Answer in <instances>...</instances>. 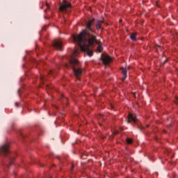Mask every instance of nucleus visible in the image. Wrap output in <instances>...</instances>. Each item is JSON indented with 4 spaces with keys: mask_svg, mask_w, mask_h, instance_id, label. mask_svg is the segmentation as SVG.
Here are the masks:
<instances>
[{
    "mask_svg": "<svg viewBox=\"0 0 178 178\" xmlns=\"http://www.w3.org/2000/svg\"><path fill=\"white\" fill-rule=\"evenodd\" d=\"M94 22H95V19H90L86 23V29L83 30V31L88 32H94V30H92V26H94Z\"/></svg>",
    "mask_w": 178,
    "mask_h": 178,
    "instance_id": "6e6552de",
    "label": "nucleus"
},
{
    "mask_svg": "<svg viewBox=\"0 0 178 178\" xmlns=\"http://www.w3.org/2000/svg\"><path fill=\"white\" fill-rule=\"evenodd\" d=\"M101 60H102L104 65H105V66L109 65V63H111V62H112V57L102 54V57H101Z\"/></svg>",
    "mask_w": 178,
    "mask_h": 178,
    "instance_id": "0eeeda50",
    "label": "nucleus"
},
{
    "mask_svg": "<svg viewBox=\"0 0 178 178\" xmlns=\"http://www.w3.org/2000/svg\"><path fill=\"white\" fill-rule=\"evenodd\" d=\"M127 144H131L133 143V139L130 138H127L126 140Z\"/></svg>",
    "mask_w": 178,
    "mask_h": 178,
    "instance_id": "2eb2a0df",
    "label": "nucleus"
},
{
    "mask_svg": "<svg viewBox=\"0 0 178 178\" xmlns=\"http://www.w3.org/2000/svg\"><path fill=\"white\" fill-rule=\"evenodd\" d=\"M44 80H45V79L44 78V76H40V81H41V83H44Z\"/></svg>",
    "mask_w": 178,
    "mask_h": 178,
    "instance_id": "f3484780",
    "label": "nucleus"
},
{
    "mask_svg": "<svg viewBox=\"0 0 178 178\" xmlns=\"http://www.w3.org/2000/svg\"><path fill=\"white\" fill-rule=\"evenodd\" d=\"M60 12H67V9H72V3L63 0L60 5Z\"/></svg>",
    "mask_w": 178,
    "mask_h": 178,
    "instance_id": "20e7f679",
    "label": "nucleus"
},
{
    "mask_svg": "<svg viewBox=\"0 0 178 178\" xmlns=\"http://www.w3.org/2000/svg\"><path fill=\"white\" fill-rule=\"evenodd\" d=\"M53 47L57 49V51H63L62 40H60V39H55L53 41Z\"/></svg>",
    "mask_w": 178,
    "mask_h": 178,
    "instance_id": "423d86ee",
    "label": "nucleus"
},
{
    "mask_svg": "<svg viewBox=\"0 0 178 178\" xmlns=\"http://www.w3.org/2000/svg\"><path fill=\"white\" fill-rule=\"evenodd\" d=\"M127 118H128V123H130V122H134V123H136V122H137V118H136V116H134L131 113H129Z\"/></svg>",
    "mask_w": 178,
    "mask_h": 178,
    "instance_id": "9d476101",
    "label": "nucleus"
},
{
    "mask_svg": "<svg viewBox=\"0 0 178 178\" xmlns=\"http://www.w3.org/2000/svg\"><path fill=\"white\" fill-rule=\"evenodd\" d=\"M72 169H73V168H74V165H72Z\"/></svg>",
    "mask_w": 178,
    "mask_h": 178,
    "instance_id": "4be33fe9",
    "label": "nucleus"
},
{
    "mask_svg": "<svg viewBox=\"0 0 178 178\" xmlns=\"http://www.w3.org/2000/svg\"><path fill=\"white\" fill-rule=\"evenodd\" d=\"M73 40L79 45H86L90 47V48H94L98 44L95 31L88 32L87 31H83L78 35H74Z\"/></svg>",
    "mask_w": 178,
    "mask_h": 178,
    "instance_id": "f257e3e1",
    "label": "nucleus"
},
{
    "mask_svg": "<svg viewBox=\"0 0 178 178\" xmlns=\"http://www.w3.org/2000/svg\"><path fill=\"white\" fill-rule=\"evenodd\" d=\"M52 88H54L53 85H47V86H46L47 90H52Z\"/></svg>",
    "mask_w": 178,
    "mask_h": 178,
    "instance_id": "dca6fc26",
    "label": "nucleus"
},
{
    "mask_svg": "<svg viewBox=\"0 0 178 178\" xmlns=\"http://www.w3.org/2000/svg\"><path fill=\"white\" fill-rule=\"evenodd\" d=\"M46 6L47 9H49V4L48 3V2H46Z\"/></svg>",
    "mask_w": 178,
    "mask_h": 178,
    "instance_id": "a211bd4d",
    "label": "nucleus"
},
{
    "mask_svg": "<svg viewBox=\"0 0 178 178\" xmlns=\"http://www.w3.org/2000/svg\"><path fill=\"white\" fill-rule=\"evenodd\" d=\"M9 143H6L0 147V154L6 156V155H9L10 154V149Z\"/></svg>",
    "mask_w": 178,
    "mask_h": 178,
    "instance_id": "39448f33",
    "label": "nucleus"
},
{
    "mask_svg": "<svg viewBox=\"0 0 178 178\" xmlns=\"http://www.w3.org/2000/svg\"><path fill=\"white\" fill-rule=\"evenodd\" d=\"M61 98H62L63 104H65L66 105H67V97H65L62 95Z\"/></svg>",
    "mask_w": 178,
    "mask_h": 178,
    "instance_id": "f8f14e48",
    "label": "nucleus"
},
{
    "mask_svg": "<svg viewBox=\"0 0 178 178\" xmlns=\"http://www.w3.org/2000/svg\"><path fill=\"white\" fill-rule=\"evenodd\" d=\"M49 74H54V70H51L49 73Z\"/></svg>",
    "mask_w": 178,
    "mask_h": 178,
    "instance_id": "6ab92c4d",
    "label": "nucleus"
},
{
    "mask_svg": "<svg viewBox=\"0 0 178 178\" xmlns=\"http://www.w3.org/2000/svg\"><path fill=\"white\" fill-rule=\"evenodd\" d=\"M97 51L98 52H102V51H104V47H102L101 44H98Z\"/></svg>",
    "mask_w": 178,
    "mask_h": 178,
    "instance_id": "4468645a",
    "label": "nucleus"
},
{
    "mask_svg": "<svg viewBox=\"0 0 178 178\" xmlns=\"http://www.w3.org/2000/svg\"><path fill=\"white\" fill-rule=\"evenodd\" d=\"M79 54V50H75L71 56L70 63L65 64V67L72 69L74 76H76L77 80H80V76L83 74V68L80 67L79 65V60L74 58Z\"/></svg>",
    "mask_w": 178,
    "mask_h": 178,
    "instance_id": "f03ea898",
    "label": "nucleus"
},
{
    "mask_svg": "<svg viewBox=\"0 0 178 178\" xmlns=\"http://www.w3.org/2000/svg\"><path fill=\"white\" fill-rule=\"evenodd\" d=\"M121 73L122 74V81H124L126 79H127V68L121 67L120 68Z\"/></svg>",
    "mask_w": 178,
    "mask_h": 178,
    "instance_id": "1a4fd4ad",
    "label": "nucleus"
},
{
    "mask_svg": "<svg viewBox=\"0 0 178 178\" xmlns=\"http://www.w3.org/2000/svg\"><path fill=\"white\" fill-rule=\"evenodd\" d=\"M102 24H104L103 21H101V20L97 21V25H96L97 30H101L102 27Z\"/></svg>",
    "mask_w": 178,
    "mask_h": 178,
    "instance_id": "9b49d317",
    "label": "nucleus"
},
{
    "mask_svg": "<svg viewBox=\"0 0 178 178\" xmlns=\"http://www.w3.org/2000/svg\"><path fill=\"white\" fill-rule=\"evenodd\" d=\"M9 165H13V161H10V162H9Z\"/></svg>",
    "mask_w": 178,
    "mask_h": 178,
    "instance_id": "aec40b11",
    "label": "nucleus"
},
{
    "mask_svg": "<svg viewBox=\"0 0 178 178\" xmlns=\"http://www.w3.org/2000/svg\"><path fill=\"white\" fill-rule=\"evenodd\" d=\"M131 40L132 41H137V38L136 37V33H132L130 36Z\"/></svg>",
    "mask_w": 178,
    "mask_h": 178,
    "instance_id": "ddd939ff",
    "label": "nucleus"
},
{
    "mask_svg": "<svg viewBox=\"0 0 178 178\" xmlns=\"http://www.w3.org/2000/svg\"><path fill=\"white\" fill-rule=\"evenodd\" d=\"M79 46L81 51L87 54L88 56H92L94 55V51L90 49L91 46H86V44H79Z\"/></svg>",
    "mask_w": 178,
    "mask_h": 178,
    "instance_id": "7ed1b4c3",
    "label": "nucleus"
},
{
    "mask_svg": "<svg viewBox=\"0 0 178 178\" xmlns=\"http://www.w3.org/2000/svg\"><path fill=\"white\" fill-rule=\"evenodd\" d=\"M15 106H17V108H19V103L16 102Z\"/></svg>",
    "mask_w": 178,
    "mask_h": 178,
    "instance_id": "412c9836",
    "label": "nucleus"
}]
</instances>
